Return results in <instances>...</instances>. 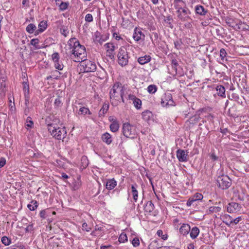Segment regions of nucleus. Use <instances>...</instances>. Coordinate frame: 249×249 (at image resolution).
I'll return each instance as SVG.
<instances>
[{
    "mask_svg": "<svg viewBox=\"0 0 249 249\" xmlns=\"http://www.w3.org/2000/svg\"><path fill=\"white\" fill-rule=\"evenodd\" d=\"M36 26L33 23H30L27 26L26 31L29 34H33L36 31Z\"/></svg>",
    "mask_w": 249,
    "mask_h": 249,
    "instance_id": "obj_33",
    "label": "nucleus"
},
{
    "mask_svg": "<svg viewBox=\"0 0 249 249\" xmlns=\"http://www.w3.org/2000/svg\"><path fill=\"white\" fill-rule=\"evenodd\" d=\"M69 45L72 47L71 53L77 57L75 62H80L87 56L86 48L84 46L80 45L79 42L75 38H71L68 41Z\"/></svg>",
    "mask_w": 249,
    "mask_h": 249,
    "instance_id": "obj_1",
    "label": "nucleus"
},
{
    "mask_svg": "<svg viewBox=\"0 0 249 249\" xmlns=\"http://www.w3.org/2000/svg\"><path fill=\"white\" fill-rule=\"evenodd\" d=\"M123 133L126 138L134 139L137 135V131L135 126L129 123H125L123 126Z\"/></svg>",
    "mask_w": 249,
    "mask_h": 249,
    "instance_id": "obj_5",
    "label": "nucleus"
},
{
    "mask_svg": "<svg viewBox=\"0 0 249 249\" xmlns=\"http://www.w3.org/2000/svg\"><path fill=\"white\" fill-rule=\"evenodd\" d=\"M161 248L157 240L152 241L148 246V249H159Z\"/></svg>",
    "mask_w": 249,
    "mask_h": 249,
    "instance_id": "obj_29",
    "label": "nucleus"
},
{
    "mask_svg": "<svg viewBox=\"0 0 249 249\" xmlns=\"http://www.w3.org/2000/svg\"><path fill=\"white\" fill-rule=\"evenodd\" d=\"M62 104H61V101L60 99V98L59 97H58L55 100V101H54V106L56 107H59L61 106Z\"/></svg>",
    "mask_w": 249,
    "mask_h": 249,
    "instance_id": "obj_59",
    "label": "nucleus"
},
{
    "mask_svg": "<svg viewBox=\"0 0 249 249\" xmlns=\"http://www.w3.org/2000/svg\"><path fill=\"white\" fill-rule=\"evenodd\" d=\"M128 99L133 101L135 107L139 109L141 108L142 101L135 95L129 94L128 96Z\"/></svg>",
    "mask_w": 249,
    "mask_h": 249,
    "instance_id": "obj_13",
    "label": "nucleus"
},
{
    "mask_svg": "<svg viewBox=\"0 0 249 249\" xmlns=\"http://www.w3.org/2000/svg\"><path fill=\"white\" fill-rule=\"evenodd\" d=\"M241 208L239 204L236 202L230 203L227 208V212L230 213H236Z\"/></svg>",
    "mask_w": 249,
    "mask_h": 249,
    "instance_id": "obj_11",
    "label": "nucleus"
},
{
    "mask_svg": "<svg viewBox=\"0 0 249 249\" xmlns=\"http://www.w3.org/2000/svg\"><path fill=\"white\" fill-rule=\"evenodd\" d=\"M68 2L61 1L59 4V7L61 10L64 11L68 8Z\"/></svg>",
    "mask_w": 249,
    "mask_h": 249,
    "instance_id": "obj_41",
    "label": "nucleus"
},
{
    "mask_svg": "<svg viewBox=\"0 0 249 249\" xmlns=\"http://www.w3.org/2000/svg\"><path fill=\"white\" fill-rule=\"evenodd\" d=\"M223 222L227 226H230L232 224V217L228 214H226L223 216Z\"/></svg>",
    "mask_w": 249,
    "mask_h": 249,
    "instance_id": "obj_32",
    "label": "nucleus"
},
{
    "mask_svg": "<svg viewBox=\"0 0 249 249\" xmlns=\"http://www.w3.org/2000/svg\"><path fill=\"white\" fill-rule=\"evenodd\" d=\"M112 123L110 125V129L112 132H115L118 131L119 125L116 120H112Z\"/></svg>",
    "mask_w": 249,
    "mask_h": 249,
    "instance_id": "obj_27",
    "label": "nucleus"
},
{
    "mask_svg": "<svg viewBox=\"0 0 249 249\" xmlns=\"http://www.w3.org/2000/svg\"><path fill=\"white\" fill-rule=\"evenodd\" d=\"M53 76L54 77V78L55 79H58L60 77V75L61 74V72L55 70L54 71H52Z\"/></svg>",
    "mask_w": 249,
    "mask_h": 249,
    "instance_id": "obj_53",
    "label": "nucleus"
},
{
    "mask_svg": "<svg viewBox=\"0 0 249 249\" xmlns=\"http://www.w3.org/2000/svg\"><path fill=\"white\" fill-rule=\"evenodd\" d=\"M85 20L87 22H90L93 21V17L91 14H88L85 16Z\"/></svg>",
    "mask_w": 249,
    "mask_h": 249,
    "instance_id": "obj_56",
    "label": "nucleus"
},
{
    "mask_svg": "<svg viewBox=\"0 0 249 249\" xmlns=\"http://www.w3.org/2000/svg\"><path fill=\"white\" fill-rule=\"evenodd\" d=\"M190 237L193 239L197 237L199 233V230L197 227H194L191 230L190 229Z\"/></svg>",
    "mask_w": 249,
    "mask_h": 249,
    "instance_id": "obj_26",
    "label": "nucleus"
},
{
    "mask_svg": "<svg viewBox=\"0 0 249 249\" xmlns=\"http://www.w3.org/2000/svg\"><path fill=\"white\" fill-rule=\"evenodd\" d=\"M192 197L196 201L200 200L203 197V195L201 194L198 193L195 194Z\"/></svg>",
    "mask_w": 249,
    "mask_h": 249,
    "instance_id": "obj_45",
    "label": "nucleus"
},
{
    "mask_svg": "<svg viewBox=\"0 0 249 249\" xmlns=\"http://www.w3.org/2000/svg\"><path fill=\"white\" fill-rule=\"evenodd\" d=\"M1 241L5 246H8L11 243V240L6 236L2 237Z\"/></svg>",
    "mask_w": 249,
    "mask_h": 249,
    "instance_id": "obj_38",
    "label": "nucleus"
},
{
    "mask_svg": "<svg viewBox=\"0 0 249 249\" xmlns=\"http://www.w3.org/2000/svg\"><path fill=\"white\" fill-rule=\"evenodd\" d=\"M117 185V182L114 178L107 179L106 183V188L107 190H112Z\"/></svg>",
    "mask_w": 249,
    "mask_h": 249,
    "instance_id": "obj_15",
    "label": "nucleus"
},
{
    "mask_svg": "<svg viewBox=\"0 0 249 249\" xmlns=\"http://www.w3.org/2000/svg\"><path fill=\"white\" fill-rule=\"evenodd\" d=\"M221 210V207H210L209 209V213H218L220 212Z\"/></svg>",
    "mask_w": 249,
    "mask_h": 249,
    "instance_id": "obj_36",
    "label": "nucleus"
},
{
    "mask_svg": "<svg viewBox=\"0 0 249 249\" xmlns=\"http://www.w3.org/2000/svg\"><path fill=\"white\" fill-rule=\"evenodd\" d=\"M118 63L122 66H125L128 63L129 57L125 47L122 46L118 53Z\"/></svg>",
    "mask_w": 249,
    "mask_h": 249,
    "instance_id": "obj_7",
    "label": "nucleus"
},
{
    "mask_svg": "<svg viewBox=\"0 0 249 249\" xmlns=\"http://www.w3.org/2000/svg\"><path fill=\"white\" fill-rule=\"evenodd\" d=\"M157 88L155 85H150L147 88V91L149 93L153 94L156 92Z\"/></svg>",
    "mask_w": 249,
    "mask_h": 249,
    "instance_id": "obj_37",
    "label": "nucleus"
},
{
    "mask_svg": "<svg viewBox=\"0 0 249 249\" xmlns=\"http://www.w3.org/2000/svg\"><path fill=\"white\" fill-rule=\"evenodd\" d=\"M199 119L198 115H196L190 118L189 122L190 124H195L197 123Z\"/></svg>",
    "mask_w": 249,
    "mask_h": 249,
    "instance_id": "obj_40",
    "label": "nucleus"
},
{
    "mask_svg": "<svg viewBox=\"0 0 249 249\" xmlns=\"http://www.w3.org/2000/svg\"><path fill=\"white\" fill-rule=\"evenodd\" d=\"M131 242L134 247H137L140 245V241L139 238L137 237L134 238Z\"/></svg>",
    "mask_w": 249,
    "mask_h": 249,
    "instance_id": "obj_46",
    "label": "nucleus"
},
{
    "mask_svg": "<svg viewBox=\"0 0 249 249\" xmlns=\"http://www.w3.org/2000/svg\"><path fill=\"white\" fill-rule=\"evenodd\" d=\"M38 205H36V206H34L33 205V204H28L27 207L28 208L30 209V210L31 211H34L35 210L37 207Z\"/></svg>",
    "mask_w": 249,
    "mask_h": 249,
    "instance_id": "obj_61",
    "label": "nucleus"
},
{
    "mask_svg": "<svg viewBox=\"0 0 249 249\" xmlns=\"http://www.w3.org/2000/svg\"><path fill=\"white\" fill-rule=\"evenodd\" d=\"M216 93L219 96L225 97V89L222 85H218L216 87Z\"/></svg>",
    "mask_w": 249,
    "mask_h": 249,
    "instance_id": "obj_23",
    "label": "nucleus"
},
{
    "mask_svg": "<svg viewBox=\"0 0 249 249\" xmlns=\"http://www.w3.org/2000/svg\"><path fill=\"white\" fill-rule=\"evenodd\" d=\"M227 53L226 52V50L222 48L220 50V56L222 60H224V58L226 57Z\"/></svg>",
    "mask_w": 249,
    "mask_h": 249,
    "instance_id": "obj_47",
    "label": "nucleus"
},
{
    "mask_svg": "<svg viewBox=\"0 0 249 249\" xmlns=\"http://www.w3.org/2000/svg\"><path fill=\"white\" fill-rule=\"evenodd\" d=\"M195 10L196 14L200 16H205L208 12L206 9L200 5H196L195 8Z\"/></svg>",
    "mask_w": 249,
    "mask_h": 249,
    "instance_id": "obj_14",
    "label": "nucleus"
},
{
    "mask_svg": "<svg viewBox=\"0 0 249 249\" xmlns=\"http://www.w3.org/2000/svg\"><path fill=\"white\" fill-rule=\"evenodd\" d=\"M89 165V160L88 158L83 156L82 157L81 159V163L80 165L83 169H85Z\"/></svg>",
    "mask_w": 249,
    "mask_h": 249,
    "instance_id": "obj_31",
    "label": "nucleus"
},
{
    "mask_svg": "<svg viewBox=\"0 0 249 249\" xmlns=\"http://www.w3.org/2000/svg\"><path fill=\"white\" fill-rule=\"evenodd\" d=\"M114 51H107V56H108L110 59H113L114 57Z\"/></svg>",
    "mask_w": 249,
    "mask_h": 249,
    "instance_id": "obj_60",
    "label": "nucleus"
},
{
    "mask_svg": "<svg viewBox=\"0 0 249 249\" xmlns=\"http://www.w3.org/2000/svg\"><path fill=\"white\" fill-rule=\"evenodd\" d=\"M26 126L28 127L32 128L34 125V123L30 117H28L26 119Z\"/></svg>",
    "mask_w": 249,
    "mask_h": 249,
    "instance_id": "obj_44",
    "label": "nucleus"
},
{
    "mask_svg": "<svg viewBox=\"0 0 249 249\" xmlns=\"http://www.w3.org/2000/svg\"><path fill=\"white\" fill-rule=\"evenodd\" d=\"M102 139L107 144H110L112 142L111 136L108 133L106 132L103 134L102 136Z\"/></svg>",
    "mask_w": 249,
    "mask_h": 249,
    "instance_id": "obj_24",
    "label": "nucleus"
},
{
    "mask_svg": "<svg viewBox=\"0 0 249 249\" xmlns=\"http://www.w3.org/2000/svg\"><path fill=\"white\" fill-rule=\"evenodd\" d=\"M118 241L120 243H124L125 241H127V237L126 234L124 232L122 233L119 237Z\"/></svg>",
    "mask_w": 249,
    "mask_h": 249,
    "instance_id": "obj_39",
    "label": "nucleus"
},
{
    "mask_svg": "<svg viewBox=\"0 0 249 249\" xmlns=\"http://www.w3.org/2000/svg\"><path fill=\"white\" fill-rule=\"evenodd\" d=\"M119 83H116L114 84L112 88L109 92L110 99L112 104H114V101L118 102L120 99L123 103H124V88L120 86Z\"/></svg>",
    "mask_w": 249,
    "mask_h": 249,
    "instance_id": "obj_3",
    "label": "nucleus"
},
{
    "mask_svg": "<svg viewBox=\"0 0 249 249\" xmlns=\"http://www.w3.org/2000/svg\"><path fill=\"white\" fill-rule=\"evenodd\" d=\"M138 185L135 183L131 185L132 193L133 194V198L135 202L137 201L138 197V192L137 190Z\"/></svg>",
    "mask_w": 249,
    "mask_h": 249,
    "instance_id": "obj_25",
    "label": "nucleus"
},
{
    "mask_svg": "<svg viewBox=\"0 0 249 249\" xmlns=\"http://www.w3.org/2000/svg\"><path fill=\"white\" fill-rule=\"evenodd\" d=\"M143 206L144 212L149 213H151L155 208L154 205L151 201H147Z\"/></svg>",
    "mask_w": 249,
    "mask_h": 249,
    "instance_id": "obj_19",
    "label": "nucleus"
},
{
    "mask_svg": "<svg viewBox=\"0 0 249 249\" xmlns=\"http://www.w3.org/2000/svg\"><path fill=\"white\" fill-rule=\"evenodd\" d=\"M52 121H53V123H54V126H55V125H56L57 124H59L60 123V120L59 119L56 118L54 115H53V119Z\"/></svg>",
    "mask_w": 249,
    "mask_h": 249,
    "instance_id": "obj_64",
    "label": "nucleus"
},
{
    "mask_svg": "<svg viewBox=\"0 0 249 249\" xmlns=\"http://www.w3.org/2000/svg\"><path fill=\"white\" fill-rule=\"evenodd\" d=\"M226 23L227 24L234 29H236V26H238V29H240V25L242 24V22L241 21H238L236 19L233 18H227L226 19Z\"/></svg>",
    "mask_w": 249,
    "mask_h": 249,
    "instance_id": "obj_10",
    "label": "nucleus"
},
{
    "mask_svg": "<svg viewBox=\"0 0 249 249\" xmlns=\"http://www.w3.org/2000/svg\"><path fill=\"white\" fill-rule=\"evenodd\" d=\"M187 153L182 149H178L177 151V157L178 160L180 162H185L187 161Z\"/></svg>",
    "mask_w": 249,
    "mask_h": 249,
    "instance_id": "obj_12",
    "label": "nucleus"
},
{
    "mask_svg": "<svg viewBox=\"0 0 249 249\" xmlns=\"http://www.w3.org/2000/svg\"><path fill=\"white\" fill-rule=\"evenodd\" d=\"M174 5L177 10V17L182 21H185L190 19L189 15L191 12L187 7L186 3L182 0H174Z\"/></svg>",
    "mask_w": 249,
    "mask_h": 249,
    "instance_id": "obj_2",
    "label": "nucleus"
},
{
    "mask_svg": "<svg viewBox=\"0 0 249 249\" xmlns=\"http://www.w3.org/2000/svg\"><path fill=\"white\" fill-rule=\"evenodd\" d=\"M216 182L218 187L222 190L228 189L231 185V179L226 175H222L218 177Z\"/></svg>",
    "mask_w": 249,
    "mask_h": 249,
    "instance_id": "obj_6",
    "label": "nucleus"
},
{
    "mask_svg": "<svg viewBox=\"0 0 249 249\" xmlns=\"http://www.w3.org/2000/svg\"><path fill=\"white\" fill-rule=\"evenodd\" d=\"M48 131L53 137L58 140H63L67 136L66 129L64 127L61 128L59 127H57L56 126H53V128L49 127Z\"/></svg>",
    "mask_w": 249,
    "mask_h": 249,
    "instance_id": "obj_4",
    "label": "nucleus"
},
{
    "mask_svg": "<svg viewBox=\"0 0 249 249\" xmlns=\"http://www.w3.org/2000/svg\"><path fill=\"white\" fill-rule=\"evenodd\" d=\"M81 61L82 62V66L83 67L85 72H93L96 70V65L95 62L85 58Z\"/></svg>",
    "mask_w": 249,
    "mask_h": 249,
    "instance_id": "obj_9",
    "label": "nucleus"
},
{
    "mask_svg": "<svg viewBox=\"0 0 249 249\" xmlns=\"http://www.w3.org/2000/svg\"><path fill=\"white\" fill-rule=\"evenodd\" d=\"M241 217L239 216V217H238L234 219H233L232 218V224H238L239 221L241 220Z\"/></svg>",
    "mask_w": 249,
    "mask_h": 249,
    "instance_id": "obj_63",
    "label": "nucleus"
},
{
    "mask_svg": "<svg viewBox=\"0 0 249 249\" xmlns=\"http://www.w3.org/2000/svg\"><path fill=\"white\" fill-rule=\"evenodd\" d=\"M229 98L230 100H234L235 101H238L239 99V96L236 93H232L231 95H229Z\"/></svg>",
    "mask_w": 249,
    "mask_h": 249,
    "instance_id": "obj_52",
    "label": "nucleus"
},
{
    "mask_svg": "<svg viewBox=\"0 0 249 249\" xmlns=\"http://www.w3.org/2000/svg\"><path fill=\"white\" fill-rule=\"evenodd\" d=\"M82 228L83 230H85L86 231H89L91 229V227L89 226L86 222H84L82 224Z\"/></svg>",
    "mask_w": 249,
    "mask_h": 249,
    "instance_id": "obj_49",
    "label": "nucleus"
},
{
    "mask_svg": "<svg viewBox=\"0 0 249 249\" xmlns=\"http://www.w3.org/2000/svg\"><path fill=\"white\" fill-rule=\"evenodd\" d=\"M47 27V21L44 20L41 21L38 24V29L35 32V35H37L39 34L42 33L46 29Z\"/></svg>",
    "mask_w": 249,
    "mask_h": 249,
    "instance_id": "obj_16",
    "label": "nucleus"
},
{
    "mask_svg": "<svg viewBox=\"0 0 249 249\" xmlns=\"http://www.w3.org/2000/svg\"><path fill=\"white\" fill-rule=\"evenodd\" d=\"M161 105L163 107H169L176 106V103L174 101L172 95L170 93H166L161 98Z\"/></svg>",
    "mask_w": 249,
    "mask_h": 249,
    "instance_id": "obj_8",
    "label": "nucleus"
},
{
    "mask_svg": "<svg viewBox=\"0 0 249 249\" xmlns=\"http://www.w3.org/2000/svg\"><path fill=\"white\" fill-rule=\"evenodd\" d=\"M190 231V226L188 224H183L179 229L180 233L185 235L188 234Z\"/></svg>",
    "mask_w": 249,
    "mask_h": 249,
    "instance_id": "obj_20",
    "label": "nucleus"
},
{
    "mask_svg": "<svg viewBox=\"0 0 249 249\" xmlns=\"http://www.w3.org/2000/svg\"><path fill=\"white\" fill-rule=\"evenodd\" d=\"M142 36L143 37L145 36L142 33V31L140 29L136 28L134 30V33L133 35L134 39L136 41H139L142 38Z\"/></svg>",
    "mask_w": 249,
    "mask_h": 249,
    "instance_id": "obj_18",
    "label": "nucleus"
},
{
    "mask_svg": "<svg viewBox=\"0 0 249 249\" xmlns=\"http://www.w3.org/2000/svg\"><path fill=\"white\" fill-rule=\"evenodd\" d=\"M157 234L159 236H161V238L164 240H166L168 238V235L166 234H163V231L162 230H158Z\"/></svg>",
    "mask_w": 249,
    "mask_h": 249,
    "instance_id": "obj_43",
    "label": "nucleus"
},
{
    "mask_svg": "<svg viewBox=\"0 0 249 249\" xmlns=\"http://www.w3.org/2000/svg\"><path fill=\"white\" fill-rule=\"evenodd\" d=\"M6 163V160L4 158H1L0 159V168L3 167Z\"/></svg>",
    "mask_w": 249,
    "mask_h": 249,
    "instance_id": "obj_62",
    "label": "nucleus"
},
{
    "mask_svg": "<svg viewBox=\"0 0 249 249\" xmlns=\"http://www.w3.org/2000/svg\"><path fill=\"white\" fill-rule=\"evenodd\" d=\"M49 211L48 209L41 211L39 213L40 216L42 218H45L46 217V214Z\"/></svg>",
    "mask_w": 249,
    "mask_h": 249,
    "instance_id": "obj_55",
    "label": "nucleus"
},
{
    "mask_svg": "<svg viewBox=\"0 0 249 249\" xmlns=\"http://www.w3.org/2000/svg\"><path fill=\"white\" fill-rule=\"evenodd\" d=\"M55 69L58 70H62L63 69V65L59 63V60L54 62Z\"/></svg>",
    "mask_w": 249,
    "mask_h": 249,
    "instance_id": "obj_48",
    "label": "nucleus"
},
{
    "mask_svg": "<svg viewBox=\"0 0 249 249\" xmlns=\"http://www.w3.org/2000/svg\"><path fill=\"white\" fill-rule=\"evenodd\" d=\"M39 41L38 38H34L31 40L30 44L33 45L35 47V49H41L42 47L39 45Z\"/></svg>",
    "mask_w": 249,
    "mask_h": 249,
    "instance_id": "obj_34",
    "label": "nucleus"
},
{
    "mask_svg": "<svg viewBox=\"0 0 249 249\" xmlns=\"http://www.w3.org/2000/svg\"><path fill=\"white\" fill-rule=\"evenodd\" d=\"M142 119L146 122H148L153 119V113L149 110H146L142 112Z\"/></svg>",
    "mask_w": 249,
    "mask_h": 249,
    "instance_id": "obj_17",
    "label": "nucleus"
},
{
    "mask_svg": "<svg viewBox=\"0 0 249 249\" xmlns=\"http://www.w3.org/2000/svg\"><path fill=\"white\" fill-rule=\"evenodd\" d=\"M78 113L79 115H86L87 114H91V112L89 108L85 107H81L79 109Z\"/></svg>",
    "mask_w": 249,
    "mask_h": 249,
    "instance_id": "obj_35",
    "label": "nucleus"
},
{
    "mask_svg": "<svg viewBox=\"0 0 249 249\" xmlns=\"http://www.w3.org/2000/svg\"><path fill=\"white\" fill-rule=\"evenodd\" d=\"M234 196L236 199V200H238L240 201H243L245 200V194L243 191L240 192L238 191H235L234 192Z\"/></svg>",
    "mask_w": 249,
    "mask_h": 249,
    "instance_id": "obj_22",
    "label": "nucleus"
},
{
    "mask_svg": "<svg viewBox=\"0 0 249 249\" xmlns=\"http://www.w3.org/2000/svg\"><path fill=\"white\" fill-rule=\"evenodd\" d=\"M196 201L194 199L193 197H191L188 200L186 205L187 206L190 207L192 205H194V203Z\"/></svg>",
    "mask_w": 249,
    "mask_h": 249,
    "instance_id": "obj_54",
    "label": "nucleus"
},
{
    "mask_svg": "<svg viewBox=\"0 0 249 249\" xmlns=\"http://www.w3.org/2000/svg\"><path fill=\"white\" fill-rule=\"evenodd\" d=\"M53 119V115H50L46 118L45 124L48 126V129L49 127L53 128V126H55L54 123H53V121H52Z\"/></svg>",
    "mask_w": 249,
    "mask_h": 249,
    "instance_id": "obj_28",
    "label": "nucleus"
},
{
    "mask_svg": "<svg viewBox=\"0 0 249 249\" xmlns=\"http://www.w3.org/2000/svg\"><path fill=\"white\" fill-rule=\"evenodd\" d=\"M182 44V41L180 40H178L174 42L175 47L176 49H179Z\"/></svg>",
    "mask_w": 249,
    "mask_h": 249,
    "instance_id": "obj_57",
    "label": "nucleus"
},
{
    "mask_svg": "<svg viewBox=\"0 0 249 249\" xmlns=\"http://www.w3.org/2000/svg\"><path fill=\"white\" fill-rule=\"evenodd\" d=\"M173 20V18L171 16H168L166 19H164V22L169 25L171 28L173 27V26L171 24V21Z\"/></svg>",
    "mask_w": 249,
    "mask_h": 249,
    "instance_id": "obj_50",
    "label": "nucleus"
},
{
    "mask_svg": "<svg viewBox=\"0 0 249 249\" xmlns=\"http://www.w3.org/2000/svg\"><path fill=\"white\" fill-rule=\"evenodd\" d=\"M151 60V56L149 55H145L143 56H141L138 58V62L141 64V65H144L145 64L149 62H150Z\"/></svg>",
    "mask_w": 249,
    "mask_h": 249,
    "instance_id": "obj_21",
    "label": "nucleus"
},
{
    "mask_svg": "<svg viewBox=\"0 0 249 249\" xmlns=\"http://www.w3.org/2000/svg\"><path fill=\"white\" fill-rule=\"evenodd\" d=\"M53 62L59 60V54L58 53H54L52 55Z\"/></svg>",
    "mask_w": 249,
    "mask_h": 249,
    "instance_id": "obj_51",
    "label": "nucleus"
},
{
    "mask_svg": "<svg viewBox=\"0 0 249 249\" xmlns=\"http://www.w3.org/2000/svg\"><path fill=\"white\" fill-rule=\"evenodd\" d=\"M109 108V105L107 104H104L102 107V108L100 110L99 112V117H104L105 113H106L108 110Z\"/></svg>",
    "mask_w": 249,
    "mask_h": 249,
    "instance_id": "obj_30",
    "label": "nucleus"
},
{
    "mask_svg": "<svg viewBox=\"0 0 249 249\" xmlns=\"http://www.w3.org/2000/svg\"><path fill=\"white\" fill-rule=\"evenodd\" d=\"M178 66V62L176 59H173L172 60V67L175 69L176 71H177V66Z\"/></svg>",
    "mask_w": 249,
    "mask_h": 249,
    "instance_id": "obj_58",
    "label": "nucleus"
},
{
    "mask_svg": "<svg viewBox=\"0 0 249 249\" xmlns=\"http://www.w3.org/2000/svg\"><path fill=\"white\" fill-rule=\"evenodd\" d=\"M105 47H106V49H107V51H114L115 47L112 43H106L105 45Z\"/></svg>",
    "mask_w": 249,
    "mask_h": 249,
    "instance_id": "obj_42",
    "label": "nucleus"
}]
</instances>
